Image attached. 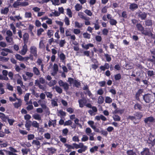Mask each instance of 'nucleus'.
I'll use <instances>...</instances> for the list:
<instances>
[{"mask_svg":"<svg viewBox=\"0 0 155 155\" xmlns=\"http://www.w3.org/2000/svg\"><path fill=\"white\" fill-rule=\"evenodd\" d=\"M54 88L55 89L56 91L59 94H61L62 92V90L60 87L56 86L55 87H54Z\"/></svg>","mask_w":155,"mask_h":155,"instance_id":"nucleus-43","label":"nucleus"},{"mask_svg":"<svg viewBox=\"0 0 155 155\" xmlns=\"http://www.w3.org/2000/svg\"><path fill=\"white\" fill-rule=\"evenodd\" d=\"M105 101L106 103L110 104L112 102V100L110 97L106 96L105 97Z\"/></svg>","mask_w":155,"mask_h":155,"instance_id":"nucleus-35","label":"nucleus"},{"mask_svg":"<svg viewBox=\"0 0 155 155\" xmlns=\"http://www.w3.org/2000/svg\"><path fill=\"white\" fill-rule=\"evenodd\" d=\"M8 117H6L4 114L0 112V118L3 120L4 121H6L7 120Z\"/></svg>","mask_w":155,"mask_h":155,"instance_id":"nucleus-34","label":"nucleus"},{"mask_svg":"<svg viewBox=\"0 0 155 155\" xmlns=\"http://www.w3.org/2000/svg\"><path fill=\"white\" fill-rule=\"evenodd\" d=\"M27 46L25 44L23 46L22 49L20 51L19 53L22 55H25L27 51Z\"/></svg>","mask_w":155,"mask_h":155,"instance_id":"nucleus-10","label":"nucleus"},{"mask_svg":"<svg viewBox=\"0 0 155 155\" xmlns=\"http://www.w3.org/2000/svg\"><path fill=\"white\" fill-rule=\"evenodd\" d=\"M15 57L16 59L20 61L24 60V58L20 54H17L15 55Z\"/></svg>","mask_w":155,"mask_h":155,"instance_id":"nucleus-54","label":"nucleus"},{"mask_svg":"<svg viewBox=\"0 0 155 155\" xmlns=\"http://www.w3.org/2000/svg\"><path fill=\"white\" fill-rule=\"evenodd\" d=\"M141 155H150V153L148 148H143V150L141 152Z\"/></svg>","mask_w":155,"mask_h":155,"instance_id":"nucleus-15","label":"nucleus"},{"mask_svg":"<svg viewBox=\"0 0 155 155\" xmlns=\"http://www.w3.org/2000/svg\"><path fill=\"white\" fill-rule=\"evenodd\" d=\"M9 149L10 151L6 150V152L8 155H17L15 153L17 152V150L12 147H9Z\"/></svg>","mask_w":155,"mask_h":155,"instance_id":"nucleus-4","label":"nucleus"},{"mask_svg":"<svg viewBox=\"0 0 155 155\" xmlns=\"http://www.w3.org/2000/svg\"><path fill=\"white\" fill-rule=\"evenodd\" d=\"M9 25L12 31L13 34L14 35H15L16 34V27L14 25L13 23H11Z\"/></svg>","mask_w":155,"mask_h":155,"instance_id":"nucleus-29","label":"nucleus"},{"mask_svg":"<svg viewBox=\"0 0 155 155\" xmlns=\"http://www.w3.org/2000/svg\"><path fill=\"white\" fill-rule=\"evenodd\" d=\"M155 119L153 117L150 116L145 118L144 120V122L147 124L148 122H153L154 121Z\"/></svg>","mask_w":155,"mask_h":155,"instance_id":"nucleus-11","label":"nucleus"},{"mask_svg":"<svg viewBox=\"0 0 155 155\" xmlns=\"http://www.w3.org/2000/svg\"><path fill=\"white\" fill-rule=\"evenodd\" d=\"M5 39L8 43H11V44L14 43L12 36H6Z\"/></svg>","mask_w":155,"mask_h":155,"instance_id":"nucleus-21","label":"nucleus"},{"mask_svg":"<svg viewBox=\"0 0 155 155\" xmlns=\"http://www.w3.org/2000/svg\"><path fill=\"white\" fill-rule=\"evenodd\" d=\"M78 102L79 104V107H83L86 104L87 100L85 98H83L79 100Z\"/></svg>","mask_w":155,"mask_h":155,"instance_id":"nucleus-9","label":"nucleus"},{"mask_svg":"<svg viewBox=\"0 0 155 155\" xmlns=\"http://www.w3.org/2000/svg\"><path fill=\"white\" fill-rule=\"evenodd\" d=\"M145 25L148 26H151L152 25V21L151 20H147L145 21Z\"/></svg>","mask_w":155,"mask_h":155,"instance_id":"nucleus-39","label":"nucleus"},{"mask_svg":"<svg viewBox=\"0 0 155 155\" xmlns=\"http://www.w3.org/2000/svg\"><path fill=\"white\" fill-rule=\"evenodd\" d=\"M75 8L77 11H79L82 8V6L81 5L79 4H77L75 6H74Z\"/></svg>","mask_w":155,"mask_h":155,"instance_id":"nucleus-37","label":"nucleus"},{"mask_svg":"<svg viewBox=\"0 0 155 155\" xmlns=\"http://www.w3.org/2000/svg\"><path fill=\"white\" fill-rule=\"evenodd\" d=\"M135 116L134 115V116H129L127 118V119L128 120V119H130V120H132V121H133V122H134V124H137L139 123V122H135V120H136V119H135Z\"/></svg>","mask_w":155,"mask_h":155,"instance_id":"nucleus-30","label":"nucleus"},{"mask_svg":"<svg viewBox=\"0 0 155 155\" xmlns=\"http://www.w3.org/2000/svg\"><path fill=\"white\" fill-rule=\"evenodd\" d=\"M56 81L55 80H52L48 84V85L50 87H52L56 84Z\"/></svg>","mask_w":155,"mask_h":155,"instance_id":"nucleus-42","label":"nucleus"},{"mask_svg":"<svg viewBox=\"0 0 155 155\" xmlns=\"http://www.w3.org/2000/svg\"><path fill=\"white\" fill-rule=\"evenodd\" d=\"M127 155H136V153L133 150H128L127 151Z\"/></svg>","mask_w":155,"mask_h":155,"instance_id":"nucleus-49","label":"nucleus"},{"mask_svg":"<svg viewBox=\"0 0 155 155\" xmlns=\"http://www.w3.org/2000/svg\"><path fill=\"white\" fill-rule=\"evenodd\" d=\"M59 138L61 142L64 144H65V143L67 142V139L66 138L63 137L62 136H59Z\"/></svg>","mask_w":155,"mask_h":155,"instance_id":"nucleus-46","label":"nucleus"},{"mask_svg":"<svg viewBox=\"0 0 155 155\" xmlns=\"http://www.w3.org/2000/svg\"><path fill=\"white\" fill-rule=\"evenodd\" d=\"M32 143L33 144L36 145L38 146H39V147L40 146L41 143L40 142L37 140H33L32 142Z\"/></svg>","mask_w":155,"mask_h":155,"instance_id":"nucleus-52","label":"nucleus"},{"mask_svg":"<svg viewBox=\"0 0 155 155\" xmlns=\"http://www.w3.org/2000/svg\"><path fill=\"white\" fill-rule=\"evenodd\" d=\"M88 139V137L87 135H83L81 140L82 142H85L87 141Z\"/></svg>","mask_w":155,"mask_h":155,"instance_id":"nucleus-56","label":"nucleus"},{"mask_svg":"<svg viewBox=\"0 0 155 155\" xmlns=\"http://www.w3.org/2000/svg\"><path fill=\"white\" fill-rule=\"evenodd\" d=\"M110 24L111 25H116L117 23V21L116 20L114 19H112L110 20Z\"/></svg>","mask_w":155,"mask_h":155,"instance_id":"nucleus-64","label":"nucleus"},{"mask_svg":"<svg viewBox=\"0 0 155 155\" xmlns=\"http://www.w3.org/2000/svg\"><path fill=\"white\" fill-rule=\"evenodd\" d=\"M59 58L62 62L65 63V59L66 58L65 55L63 53H61L59 55Z\"/></svg>","mask_w":155,"mask_h":155,"instance_id":"nucleus-28","label":"nucleus"},{"mask_svg":"<svg viewBox=\"0 0 155 155\" xmlns=\"http://www.w3.org/2000/svg\"><path fill=\"white\" fill-rule=\"evenodd\" d=\"M37 83V84H35L37 86H38L40 89H42L44 91L46 90V88L44 85H41L38 82Z\"/></svg>","mask_w":155,"mask_h":155,"instance_id":"nucleus-45","label":"nucleus"},{"mask_svg":"<svg viewBox=\"0 0 155 155\" xmlns=\"http://www.w3.org/2000/svg\"><path fill=\"white\" fill-rule=\"evenodd\" d=\"M66 11H67V15H68V16H69V17L70 18L72 17V13L71 10L70 8H68L66 9Z\"/></svg>","mask_w":155,"mask_h":155,"instance_id":"nucleus-58","label":"nucleus"},{"mask_svg":"<svg viewBox=\"0 0 155 155\" xmlns=\"http://www.w3.org/2000/svg\"><path fill=\"white\" fill-rule=\"evenodd\" d=\"M141 105L138 103H136L134 105V108L135 110H141L142 109Z\"/></svg>","mask_w":155,"mask_h":155,"instance_id":"nucleus-27","label":"nucleus"},{"mask_svg":"<svg viewBox=\"0 0 155 155\" xmlns=\"http://www.w3.org/2000/svg\"><path fill=\"white\" fill-rule=\"evenodd\" d=\"M85 132L87 135H90L92 133V130L89 127H87L86 129Z\"/></svg>","mask_w":155,"mask_h":155,"instance_id":"nucleus-47","label":"nucleus"},{"mask_svg":"<svg viewBox=\"0 0 155 155\" xmlns=\"http://www.w3.org/2000/svg\"><path fill=\"white\" fill-rule=\"evenodd\" d=\"M43 101L41 100H39L38 102L40 104V105L41 106L42 108L43 109H45L46 110H48V108L46 106L45 104H44L43 102Z\"/></svg>","mask_w":155,"mask_h":155,"instance_id":"nucleus-24","label":"nucleus"},{"mask_svg":"<svg viewBox=\"0 0 155 155\" xmlns=\"http://www.w3.org/2000/svg\"><path fill=\"white\" fill-rule=\"evenodd\" d=\"M9 11L8 8L5 7L3 9H2L1 10V13L2 14L4 15L7 14Z\"/></svg>","mask_w":155,"mask_h":155,"instance_id":"nucleus-36","label":"nucleus"},{"mask_svg":"<svg viewBox=\"0 0 155 155\" xmlns=\"http://www.w3.org/2000/svg\"><path fill=\"white\" fill-rule=\"evenodd\" d=\"M53 70L54 72L52 73L51 74L53 75H54L57 73L58 70V65L57 64H54Z\"/></svg>","mask_w":155,"mask_h":155,"instance_id":"nucleus-19","label":"nucleus"},{"mask_svg":"<svg viewBox=\"0 0 155 155\" xmlns=\"http://www.w3.org/2000/svg\"><path fill=\"white\" fill-rule=\"evenodd\" d=\"M83 36L84 38L87 39H90L91 37V35L88 33L87 32L84 33L83 34Z\"/></svg>","mask_w":155,"mask_h":155,"instance_id":"nucleus-59","label":"nucleus"},{"mask_svg":"<svg viewBox=\"0 0 155 155\" xmlns=\"http://www.w3.org/2000/svg\"><path fill=\"white\" fill-rule=\"evenodd\" d=\"M32 71L34 74L36 76H39L40 75V70L36 67H34L33 68Z\"/></svg>","mask_w":155,"mask_h":155,"instance_id":"nucleus-13","label":"nucleus"},{"mask_svg":"<svg viewBox=\"0 0 155 155\" xmlns=\"http://www.w3.org/2000/svg\"><path fill=\"white\" fill-rule=\"evenodd\" d=\"M104 97L101 96H100L98 97L97 103L99 104H101L104 102Z\"/></svg>","mask_w":155,"mask_h":155,"instance_id":"nucleus-33","label":"nucleus"},{"mask_svg":"<svg viewBox=\"0 0 155 155\" xmlns=\"http://www.w3.org/2000/svg\"><path fill=\"white\" fill-rule=\"evenodd\" d=\"M18 102L15 103L14 104L15 108H18L20 107L21 104V101L20 99L17 98Z\"/></svg>","mask_w":155,"mask_h":155,"instance_id":"nucleus-16","label":"nucleus"},{"mask_svg":"<svg viewBox=\"0 0 155 155\" xmlns=\"http://www.w3.org/2000/svg\"><path fill=\"white\" fill-rule=\"evenodd\" d=\"M66 43L65 40H61L59 43V45L61 47H63Z\"/></svg>","mask_w":155,"mask_h":155,"instance_id":"nucleus-48","label":"nucleus"},{"mask_svg":"<svg viewBox=\"0 0 155 155\" xmlns=\"http://www.w3.org/2000/svg\"><path fill=\"white\" fill-rule=\"evenodd\" d=\"M138 8V5L134 3L131 4L129 6V8L132 11H134Z\"/></svg>","mask_w":155,"mask_h":155,"instance_id":"nucleus-20","label":"nucleus"},{"mask_svg":"<svg viewBox=\"0 0 155 155\" xmlns=\"http://www.w3.org/2000/svg\"><path fill=\"white\" fill-rule=\"evenodd\" d=\"M78 15L81 18L84 19L86 21H88V18L85 16L84 15L83 13L81 12H80L78 13Z\"/></svg>","mask_w":155,"mask_h":155,"instance_id":"nucleus-25","label":"nucleus"},{"mask_svg":"<svg viewBox=\"0 0 155 155\" xmlns=\"http://www.w3.org/2000/svg\"><path fill=\"white\" fill-rule=\"evenodd\" d=\"M134 115L135 116L136 120H140L143 117L142 114L139 112H136Z\"/></svg>","mask_w":155,"mask_h":155,"instance_id":"nucleus-14","label":"nucleus"},{"mask_svg":"<svg viewBox=\"0 0 155 155\" xmlns=\"http://www.w3.org/2000/svg\"><path fill=\"white\" fill-rule=\"evenodd\" d=\"M138 30L140 31L141 32L144 29V28L142 26V25L140 24H137L136 25Z\"/></svg>","mask_w":155,"mask_h":155,"instance_id":"nucleus-38","label":"nucleus"},{"mask_svg":"<svg viewBox=\"0 0 155 155\" xmlns=\"http://www.w3.org/2000/svg\"><path fill=\"white\" fill-rule=\"evenodd\" d=\"M153 97L152 95L150 94H146L143 95V99L147 103H149Z\"/></svg>","mask_w":155,"mask_h":155,"instance_id":"nucleus-2","label":"nucleus"},{"mask_svg":"<svg viewBox=\"0 0 155 155\" xmlns=\"http://www.w3.org/2000/svg\"><path fill=\"white\" fill-rule=\"evenodd\" d=\"M14 76L16 78H18L17 80V84H20L21 87L22 88H23L24 87H25V86L23 85V82L21 80V78L19 74H15Z\"/></svg>","mask_w":155,"mask_h":155,"instance_id":"nucleus-6","label":"nucleus"},{"mask_svg":"<svg viewBox=\"0 0 155 155\" xmlns=\"http://www.w3.org/2000/svg\"><path fill=\"white\" fill-rule=\"evenodd\" d=\"M121 78V75L119 73L114 75V79L116 81H119Z\"/></svg>","mask_w":155,"mask_h":155,"instance_id":"nucleus-61","label":"nucleus"},{"mask_svg":"<svg viewBox=\"0 0 155 155\" xmlns=\"http://www.w3.org/2000/svg\"><path fill=\"white\" fill-rule=\"evenodd\" d=\"M45 93L47 97L51 99L53 97V94L50 92L45 91Z\"/></svg>","mask_w":155,"mask_h":155,"instance_id":"nucleus-63","label":"nucleus"},{"mask_svg":"<svg viewBox=\"0 0 155 155\" xmlns=\"http://www.w3.org/2000/svg\"><path fill=\"white\" fill-rule=\"evenodd\" d=\"M147 74L149 77H151L155 75V73L153 71H147Z\"/></svg>","mask_w":155,"mask_h":155,"instance_id":"nucleus-40","label":"nucleus"},{"mask_svg":"<svg viewBox=\"0 0 155 155\" xmlns=\"http://www.w3.org/2000/svg\"><path fill=\"white\" fill-rule=\"evenodd\" d=\"M87 123L93 129L95 128V126L94 125V122L92 120H89L87 122Z\"/></svg>","mask_w":155,"mask_h":155,"instance_id":"nucleus-41","label":"nucleus"},{"mask_svg":"<svg viewBox=\"0 0 155 155\" xmlns=\"http://www.w3.org/2000/svg\"><path fill=\"white\" fill-rule=\"evenodd\" d=\"M31 95V94L29 93H26L24 96V101L25 102H28V101L29 99V97L30 95Z\"/></svg>","mask_w":155,"mask_h":155,"instance_id":"nucleus-57","label":"nucleus"},{"mask_svg":"<svg viewBox=\"0 0 155 155\" xmlns=\"http://www.w3.org/2000/svg\"><path fill=\"white\" fill-rule=\"evenodd\" d=\"M2 50L3 51L1 52V54L3 56H7L8 54V53H13V51L12 50L7 48L2 49Z\"/></svg>","mask_w":155,"mask_h":155,"instance_id":"nucleus-5","label":"nucleus"},{"mask_svg":"<svg viewBox=\"0 0 155 155\" xmlns=\"http://www.w3.org/2000/svg\"><path fill=\"white\" fill-rule=\"evenodd\" d=\"M66 113L62 110H60L58 111V116L60 117L61 118H62L63 117L65 116Z\"/></svg>","mask_w":155,"mask_h":155,"instance_id":"nucleus-23","label":"nucleus"},{"mask_svg":"<svg viewBox=\"0 0 155 155\" xmlns=\"http://www.w3.org/2000/svg\"><path fill=\"white\" fill-rule=\"evenodd\" d=\"M138 16L139 18H141L142 20H145L147 16V14L145 12L139 11L137 13Z\"/></svg>","mask_w":155,"mask_h":155,"instance_id":"nucleus-8","label":"nucleus"},{"mask_svg":"<svg viewBox=\"0 0 155 155\" xmlns=\"http://www.w3.org/2000/svg\"><path fill=\"white\" fill-rule=\"evenodd\" d=\"M64 145L66 146L68 150L72 149H74L80 148L78 150V152L79 153H82L84 152L87 149V147L85 146L84 144L82 143H80L78 144L74 143L72 144H69L67 143H65Z\"/></svg>","mask_w":155,"mask_h":155,"instance_id":"nucleus-1","label":"nucleus"},{"mask_svg":"<svg viewBox=\"0 0 155 155\" xmlns=\"http://www.w3.org/2000/svg\"><path fill=\"white\" fill-rule=\"evenodd\" d=\"M58 84L61 87H63V88L66 91H67L69 89V84L66 82H63L61 80H60L58 81Z\"/></svg>","mask_w":155,"mask_h":155,"instance_id":"nucleus-3","label":"nucleus"},{"mask_svg":"<svg viewBox=\"0 0 155 155\" xmlns=\"http://www.w3.org/2000/svg\"><path fill=\"white\" fill-rule=\"evenodd\" d=\"M32 126L34 127L38 128L39 127V124L36 121H33L32 123Z\"/></svg>","mask_w":155,"mask_h":155,"instance_id":"nucleus-50","label":"nucleus"},{"mask_svg":"<svg viewBox=\"0 0 155 155\" xmlns=\"http://www.w3.org/2000/svg\"><path fill=\"white\" fill-rule=\"evenodd\" d=\"M32 117L35 120H41V117L39 114L36 113L32 115Z\"/></svg>","mask_w":155,"mask_h":155,"instance_id":"nucleus-26","label":"nucleus"},{"mask_svg":"<svg viewBox=\"0 0 155 155\" xmlns=\"http://www.w3.org/2000/svg\"><path fill=\"white\" fill-rule=\"evenodd\" d=\"M113 117L115 121H119L120 120V117L117 115H115L113 116Z\"/></svg>","mask_w":155,"mask_h":155,"instance_id":"nucleus-53","label":"nucleus"},{"mask_svg":"<svg viewBox=\"0 0 155 155\" xmlns=\"http://www.w3.org/2000/svg\"><path fill=\"white\" fill-rule=\"evenodd\" d=\"M64 21L65 25L67 26H68L70 25V21L69 18L68 17H65L64 20Z\"/></svg>","mask_w":155,"mask_h":155,"instance_id":"nucleus-60","label":"nucleus"},{"mask_svg":"<svg viewBox=\"0 0 155 155\" xmlns=\"http://www.w3.org/2000/svg\"><path fill=\"white\" fill-rule=\"evenodd\" d=\"M51 2L52 5L55 6L58 5L60 4L59 0H52Z\"/></svg>","mask_w":155,"mask_h":155,"instance_id":"nucleus-44","label":"nucleus"},{"mask_svg":"<svg viewBox=\"0 0 155 155\" xmlns=\"http://www.w3.org/2000/svg\"><path fill=\"white\" fill-rule=\"evenodd\" d=\"M30 50L31 53L36 57L37 56V48L35 46H31L30 48Z\"/></svg>","mask_w":155,"mask_h":155,"instance_id":"nucleus-7","label":"nucleus"},{"mask_svg":"<svg viewBox=\"0 0 155 155\" xmlns=\"http://www.w3.org/2000/svg\"><path fill=\"white\" fill-rule=\"evenodd\" d=\"M141 33L145 35H147L149 36H152L153 35V34L150 31H148L147 30H144V29L142 31Z\"/></svg>","mask_w":155,"mask_h":155,"instance_id":"nucleus-22","label":"nucleus"},{"mask_svg":"<svg viewBox=\"0 0 155 155\" xmlns=\"http://www.w3.org/2000/svg\"><path fill=\"white\" fill-rule=\"evenodd\" d=\"M57 101V99H56V100L54 99H52L51 100V104L52 106L55 107L57 106H58Z\"/></svg>","mask_w":155,"mask_h":155,"instance_id":"nucleus-55","label":"nucleus"},{"mask_svg":"<svg viewBox=\"0 0 155 155\" xmlns=\"http://www.w3.org/2000/svg\"><path fill=\"white\" fill-rule=\"evenodd\" d=\"M7 120H8L10 125L12 126L13 125V123L15 122V120L13 119H9L8 117L7 118Z\"/></svg>","mask_w":155,"mask_h":155,"instance_id":"nucleus-51","label":"nucleus"},{"mask_svg":"<svg viewBox=\"0 0 155 155\" xmlns=\"http://www.w3.org/2000/svg\"><path fill=\"white\" fill-rule=\"evenodd\" d=\"M104 56L106 58V61L108 62H110L111 60L110 56L108 54H104Z\"/></svg>","mask_w":155,"mask_h":155,"instance_id":"nucleus-62","label":"nucleus"},{"mask_svg":"<svg viewBox=\"0 0 155 155\" xmlns=\"http://www.w3.org/2000/svg\"><path fill=\"white\" fill-rule=\"evenodd\" d=\"M38 82L39 83L43 84L45 82V80L43 78H39V80H36L35 81V84H37V82Z\"/></svg>","mask_w":155,"mask_h":155,"instance_id":"nucleus-32","label":"nucleus"},{"mask_svg":"<svg viewBox=\"0 0 155 155\" xmlns=\"http://www.w3.org/2000/svg\"><path fill=\"white\" fill-rule=\"evenodd\" d=\"M75 27L78 28H82L83 25V23H80L77 21H76L74 23Z\"/></svg>","mask_w":155,"mask_h":155,"instance_id":"nucleus-31","label":"nucleus"},{"mask_svg":"<svg viewBox=\"0 0 155 155\" xmlns=\"http://www.w3.org/2000/svg\"><path fill=\"white\" fill-rule=\"evenodd\" d=\"M109 64L107 63H105L104 66H101L100 68L102 71H105L106 69H109Z\"/></svg>","mask_w":155,"mask_h":155,"instance_id":"nucleus-18","label":"nucleus"},{"mask_svg":"<svg viewBox=\"0 0 155 155\" xmlns=\"http://www.w3.org/2000/svg\"><path fill=\"white\" fill-rule=\"evenodd\" d=\"M143 89H139L136 94V98L137 100H139V97L140 96L141 94L143 92Z\"/></svg>","mask_w":155,"mask_h":155,"instance_id":"nucleus-17","label":"nucleus"},{"mask_svg":"<svg viewBox=\"0 0 155 155\" xmlns=\"http://www.w3.org/2000/svg\"><path fill=\"white\" fill-rule=\"evenodd\" d=\"M155 138L153 136H150L149 137L148 140H147V143L149 144L148 146L150 147L152 144Z\"/></svg>","mask_w":155,"mask_h":155,"instance_id":"nucleus-12","label":"nucleus"}]
</instances>
